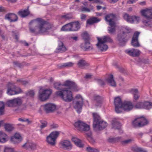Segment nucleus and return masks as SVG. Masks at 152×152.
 I'll return each instance as SVG.
<instances>
[{
	"instance_id": "f257e3e1",
	"label": "nucleus",
	"mask_w": 152,
	"mask_h": 152,
	"mask_svg": "<svg viewBox=\"0 0 152 152\" xmlns=\"http://www.w3.org/2000/svg\"><path fill=\"white\" fill-rule=\"evenodd\" d=\"M68 87L69 89L72 91H78L76 85L73 82L69 81H66L63 84H61L59 82H56L54 84V88L57 90H62L56 92V95L61 97L65 102H69L72 99V94L71 91L67 89H64L63 87Z\"/></svg>"
},
{
	"instance_id": "f03ea898",
	"label": "nucleus",
	"mask_w": 152,
	"mask_h": 152,
	"mask_svg": "<svg viewBox=\"0 0 152 152\" xmlns=\"http://www.w3.org/2000/svg\"><path fill=\"white\" fill-rule=\"evenodd\" d=\"M51 26L50 24L40 18L32 20L29 23V30L35 34L43 33L47 31Z\"/></svg>"
},
{
	"instance_id": "7ed1b4c3",
	"label": "nucleus",
	"mask_w": 152,
	"mask_h": 152,
	"mask_svg": "<svg viewBox=\"0 0 152 152\" xmlns=\"http://www.w3.org/2000/svg\"><path fill=\"white\" fill-rule=\"evenodd\" d=\"M131 30L127 26H122L117 35V39L121 45H123L130 39V36L129 33Z\"/></svg>"
},
{
	"instance_id": "20e7f679",
	"label": "nucleus",
	"mask_w": 152,
	"mask_h": 152,
	"mask_svg": "<svg viewBox=\"0 0 152 152\" xmlns=\"http://www.w3.org/2000/svg\"><path fill=\"white\" fill-rule=\"evenodd\" d=\"M93 119V127L95 131L103 130L107 127V123L102 119L100 116L97 113H92Z\"/></svg>"
},
{
	"instance_id": "39448f33",
	"label": "nucleus",
	"mask_w": 152,
	"mask_h": 152,
	"mask_svg": "<svg viewBox=\"0 0 152 152\" xmlns=\"http://www.w3.org/2000/svg\"><path fill=\"white\" fill-rule=\"evenodd\" d=\"M97 38L98 42L96 45L99 49L102 51H105L108 48V46L105 43L113 42V40L108 35L104 36L101 38L97 37Z\"/></svg>"
},
{
	"instance_id": "423d86ee",
	"label": "nucleus",
	"mask_w": 152,
	"mask_h": 152,
	"mask_svg": "<svg viewBox=\"0 0 152 152\" xmlns=\"http://www.w3.org/2000/svg\"><path fill=\"white\" fill-rule=\"evenodd\" d=\"M141 13L142 15L147 19L142 20L143 24L147 26L152 27V20H151L152 19V9L142 10L141 11Z\"/></svg>"
},
{
	"instance_id": "0eeeda50",
	"label": "nucleus",
	"mask_w": 152,
	"mask_h": 152,
	"mask_svg": "<svg viewBox=\"0 0 152 152\" xmlns=\"http://www.w3.org/2000/svg\"><path fill=\"white\" fill-rule=\"evenodd\" d=\"M115 18V15L111 14L107 15L105 18V20L109 22L110 27L109 28L108 30L109 33L112 34L115 31V23L113 21Z\"/></svg>"
},
{
	"instance_id": "6e6552de",
	"label": "nucleus",
	"mask_w": 152,
	"mask_h": 152,
	"mask_svg": "<svg viewBox=\"0 0 152 152\" xmlns=\"http://www.w3.org/2000/svg\"><path fill=\"white\" fill-rule=\"evenodd\" d=\"M7 93L10 95H13L18 94L21 92V90L19 88H17L15 84L9 82L7 85Z\"/></svg>"
},
{
	"instance_id": "1a4fd4ad",
	"label": "nucleus",
	"mask_w": 152,
	"mask_h": 152,
	"mask_svg": "<svg viewBox=\"0 0 152 152\" xmlns=\"http://www.w3.org/2000/svg\"><path fill=\"white\" fill-rule=\"evenodd\" d=\"M60 133V132L54 131L52 132L46 137V141L52 146H54L56 143V140Z\"/></svg>"
},
{
	"instance_id": "9d476101",
	"label": "nucleus",
	"mask_w": 152,
	"mask_h": 152,
	"mask_svg": "<svg viewBox=\"0 0 152 152\" xmlns=\"http://www.w3.org/2000/svg\"><path fill=\"white\" fill-rule=\"evenodd\" d=\"M52 93L50 90L40 88L39 91V98L42 101L48 99Z\"/></svg>"
},
{
	"instance_id": "9b49d317",
	"label": "nucleus",
	"mask_w": 152,
	"mask_h": 152,
	"mask_svg": "<svg viewBox=\"0 0 152 152\" xmlns=\"http://www.w3.org/2000/svg\"><path fill=\"white\" fill-rule=\"evenodd\" d=\"M74 126L80 131H88L90 130V126L85 123L80 121L75 123Z\"/></svg>"
},
{
	"instance_id": "f8f14e48",
	"label": "nucleus",
	"mask_w": 152,
	"mask_h": 152,
	"mask_svg": "<svg viewBox=\"0 0 152 152\" xmlns=\"http://www.w3.org/2000/svg\"><path fill=\"white\" fill-rule=\"evenodd\" d=\"M22 103V100L19 98H17L8 101L7 105L10 107H16L20 106Z\"/></svg>"
},
{
	"instance_id": "ddd939ff",
	"label": "nucleus",
	"mask_w": 152,
	"mask_h": 152,
	"mask_svg": "<svg viewBox=\"0 0 152 152\" xmlns=\"http://www.w3.org/2000/svg\"><path fill=\"white\" fill-rule=\"evenodd\" d=\"M114 103L115 107V110L116 113H119L121 112V108L123 106L122 103L121 98L117 97L115 98Z\"/></svg>"
},
{
	"instance_id": "4468645a",
	"label": "nucleus",
	"mask_w": 152,
	"mask_h": 152,
	"mask_svg": "<svg viewBox=\"0 0 152 152\" xmlns=\"http://www.w3.org/2000/svg\"><path fill=\"white\" fill-rule=\"evenodd\" d=\"M60 147L65 150H70L72 148V145L70 142L68 140L61 141L59 143Z\"/></svg>"
},
{
	"instance_id": "2eb2a0df",
	"label": "nucleus",
	"mask_w": 152,
	"mask_h": 152,
	"mask_svg": "<svg viewBox=\"0 0 152 152\" xmlns=\"http://www.w3.org/2000/svg\"><path fill=\"white\" fill-rule=\"evenodd\" d=\"M43 106L44 110L47 113L53 112L55 110L56 107L55 104L51 103L46 104Z\"/></svg>"
},
{
	"instance_id": "dca6fc26",
	"label": "nucleus",
	"mask_w": 152,
	"mask_h": 152,
	"mask_svg": "<svg viewBox=\"0 0 152 152\" xmlns=\"http://www.w3.org/2000/svg\"><path fill=\"white\" fill-rule=\"evenodd\" d=\"M140 32H135L132 39V45L134 47H138L140 45L138 41V38L140 34Z\"/></svg>"
},
{
	"instance_id": "f3484780",
	"label": "nucleus",
	"mask_w": 152,
	"mask_h": 152,
	"mask_svg": "<svg viewBox=\"0 0 152 152\" xmlns=\"http://www.w3.org/2000/svg\"><path fill=\"white\" fill-rule=\"evenodd\" d=\"M125 52L129 55L132 57L138 56L140 54V51L137 49H132L126 50Z\"/></svg>"
},
{
	"instance_id": "a211bd4d",
	"label": "nucleus",
	"mask_w": 152,
	"mask_h": 152,
	"mask_svg": "<svg viewBox=\"0 0 152 152\" xmlns=\"http://www.w3.org/2000/svg\"><path fill=\"white\" fill-rule=\"evenodd\" d=\"M5 18L7 20L10 22H15L17 21L18 17L14 13H8L5 16Z\"/></svg>"
},
{
	"instance_id": "6ab92c4d",
	"label": "nucleus",
	"mask_w": 152,
	"mask_h": 152,
	"mask_svg": "<svg viewBox=\"0 0 152 152\" xmlns=\"http://www.w3.org/2000/svg\"><path fill=\"white\" fill-rule=\"evenodd\" d=\"M85 42L82 43L80 45V48L85 50H90L93 49V47L90 44L89 41H84Z\"/></svg>"
},
{
	"instance_id": "aec40b11",
	"label": "nucleus",
	"mask_w": 152,
	"mask_h": 152,
	"mask_svg": "<svg viewBox=\"0 0 152 152\" xmlns=\"http://www.w3.org/2000/svg\"><path fill=\"white\" fill-rule=\"evenodd\" d=\"M133 108V105L130 102H125L123 103V106L121 108L125 111H129L131 110Z\"/></svg>"
},
{
	"instance_id": "412c9836",
	"label": "nucleus",
	"mask_w": 152,
	"mask_h": 152,
	"mask_svg": "<svg viewBox=\"0 0 152 152\" xmlns=\"http://www.w3.org/2000/svg\"><path fill=\"white\" fill-rule=\"evenodd\" d=\"M11 140L15 144L18 143L22 141V138L19 134L16 133L11 137Z\"/></svg>"
},
{
	"instance_id": "4be33fe9",
	"label": "nucleus",
	"mask_w": 152,
	"mask_h": 152,
	"mask_svg": "<svg viewBox=\"0 0 152 152\" xmlns=\"http://www.w3.org/2000/svg\"><path fill=\"white\" fill-rule=\"evenodd\" d=\"M36 147L35 144L31 142H26L22 146L23 148L26 149L33 150Z\"/></svg>"
},
{
	"instance_id": "5701e85b",
	"label": "nucleus",
	"mask_w": 152,
	"mask_h": 152,
	"mask_svg": "<svg viewBox=\"0 0 152 152\" xmlns=\"http://www.w3.org/2000/svg\"><path fill=\"white\" fill-rule=\"evenodd\" d=\"M66 50V47L64 45L63 43L61 41L59 42L58 46L56 49L55 52L56 53H62Z\"/></svg>"
},
{
	"instance_id": "b1692460",
	"label": "nucleus",
	"mask_w": 152,
	"mask_h": 152,
	"mask_svg": "<svg viewBox=\"0 0 152 152\" xmlns=\"http://www.w3.org/2000/svg\"><path fill=\"white\" fill-rule=\"evenodd\" d=\"M83 104V102H82V101L80 102L76 101L74 107L78 113H79L81 112Z\"/></svg>"
},
{
	"instance_id": "393cba45",
	"label": "nucleus",
	"mask_w": 152,
	"mask_h": 152,
	"mask_svg": "<svg viewBox=\"0 0 152 152\" xmlns=\"http://www.w3.org/2000/svg\"><path fill=\"white\" fill-rule=\"evenodd\" d=\"M77 65L80 68L84 69L88 66L89 64L85 60L83 59H80L78 61Z\"/></svg>"
},
{
	"instance_id": "a878e982",
	"label": "nucleus",
	"mask_w": 152,
	"mask_h": 152,
	"mask_svg": "<svg viewBox=\"0 0 152 152\" xmlns=\"http://www.w3.org/2000/svg\"><path fill=\"white\" fill-rule=\"evenodd\" d=\"M72 140L77 146L80 148L83 147L84 144L81 140L77 138L73 137L72 139Z\"/></svg>"
},
{
	"instance_id": "bb28decb",
	"label": "nucleus",
	"mask_w": 152,
	"mask_h": 152,
	"mask_svg": "<svg viewBox=\"0 0 152 152\" xmlns=\"http://www.w3.org/2000/svg\"><path fill=\"white\" fill-rule=\"evenodd\" d=\"M71 31H77L80 28V23L78 21L71 23Z\"/></svg>"
},
{
	"instance_id": "cd10ccee",
	"label": "nucleus",
	"mask_w": 152,
	"mask_h": 152,
	"mask_svg": "<svg viewBox=\"0 0 152 152\" xmlns=\"http://www.w3.org/2000/svg\"><path fill=\"white\" fill-rule=\"evenodd\" d=\"M30 12L28 9L19 11L18 15L22 18H24L29 15Z\"/></svg>"
},
{
	"instance_id": "c85d7f7f",
	"label": "nucleus",
	"mask_w": 152,
	"mask_h": 152,
	"mask_svg": "<svg viewBox=\"0 0 152 152\" xmlns=\"http://www.w3.org/2000/svg\"><path fill=\"white\" fill-rule=\"evenodd\" d=\"M131 93L133 95L134 100H138L140 97L139 92L137 89L136 88L132 89L130 91Z\"/></svg>"
},
{
	"instance_id": "c756f323",
	"label": "nucleus",
	"mask_w": 152,
	"mask_h": 152,
	"mask_svg": "<svg viewBox=\"0 0 152 152\" xmlns=\"http://www.w3.org/2000/svg\"><path fill=\"white\" fill-rule=\"evenodd\" d=\"M40 124L38 125V127L40 128L39 131L41 134H42L43 133L42 132L43 129L46 127L48 125V122L45 121L40 120Z\"/></svg>"
},
{
	"instance_id": "7c9ffc66",
	"label": "nucleus",
	"mask_w": 152,
	"mask_h": 152,
	"mask_svg": "<svg viewBox=\"0 0 152 152\" xmlns=\"http://www.w3.org/2000/svg\"><path fill=\"white\" fill-rule=\"evenodd\" d=\"M139 123L138 125H140V127L146 125L149 123V121L143 117H139Z\"/></svg>"
},
{
	"instance_id": "2f4dec72",
	"label": "nucleus",
	"mask_w": 152,
	"mask_h": 152,
	"mask_svg": "<svg viewBox=\"0 0 152 152\" xmlns=\"http://www.w3.org/2000/svg\"><path fill=\"white\" fill-rule=\"evenodd\" d=\"M107 82L109 83L110 85L113 87H115L116 86V84L113 75H111L108 77L106 80Z\"/></svg>"
},
{
	"instance_id": "473e14b6",
	"label": "nucleus",
	"mask_w": 152,
	"mask_h": 152,
	"mask_svg": "<svg viewBox=\"0 0 152 152\" xmlns=\"http://www.w3.org/2000/svg\"><path fill=\"white\" fill-rule=\"evenodd\" d=\"M7 135L2 131H0V142L4 143L7 141Z\"/></svg>"
},
{
	"instance_id": "72a5a7b5",
	"label": "nucleus",
	"mask_w": 152,
	"mask_h": 152,
	"mask_svg": "<svg viewBox=\"0 0 152 152\" xmlns=\"http://www.w3.org/2000/svg\"><path fill=\"white\" fill-rule=\"evenodd\" d=\"M113 126V128L115 129H120L121 125L120 123L118 121L115 120L113 121V123L112 124Z\"/></svg>"
},
{
	"instance_id": "f704fd0d",
	"label": "nucleus",
	"mask_w": 152,
	"mask_h": 152,
	"mask_svg": "<svg viewBox=\"0 0 152 152\" xmlns=\"http://www.w3.org/2000/svg\"><path fill=\"white\" fill-rule=\"evenodd\" d=\"M100 21L97 18L93 17L88 20L87 21V23L89 25H91L94 23H97Z\"/></svg>"
},
{
	"instance_id": "c9c22d12",
	"label": "nucleus",
	"mask_w": 152,
	"mask_h": 152,
	"mask_svg": "<svg viewBox=\"0 0 152 152\" xmlns=\"http://www.w3.org/2000/svg\"><path fill=\"white\" fill-rule=\"evenodd\" d=\"M140 17L135 16H130L128 22L133 23L135 21L138 22L140 20Z\"/></svg>"
},
{
	"instance_id": "e433bc0d",
	"label": "nucleus",
	"mask_w": 152,
	"mask_h": 152,
	"mask_svg": "<svg viewBox=\"0 0 152 152\" xmlns=\"http://www.w3.org/2000/svg\"><path fill=\"white\" fill-rule=\"evenodd\" d=\"M61 30L64 31H71V23L67 24L63 26Z\"/></svg>"
},
{
	"instance_id": "4c0bfd02",
	"label": "nucleus",
	"mask_w": 152,
	"mask_h": 152,
	"mask_svg": "<svg viewBox=\"0 0 152 152\" xmlns=\"http://www.w3.org/2000/svg\"><path fill=\"white\" fill-rule=\"evenodd\" d=\"M144 109H150L152 107V103L149 102H143Z\"/></svg>"
},
{
	"instance_id": "58836bf2",
	"label": "nucleus",
	"mask_w": 152,
	"mask_h": 152,
	"mask_svg": "<svg viewBox=\"0 0 152 152\" xmlns=\"http://www.w3.org/2000/svg\"><path fill=\"white\" fill-rule=\"evenodd\" d=\"M4 127L5 130L9 132L12 131L14 128L12 125L8 124H5Z\"/></svg>"
},
{
	"instance_id": "ea45409f",
	"label": "nucleus",
	"mask_w": 152,
	"mask_h": 152,
	"mask_svg": "<svg viewBox=\"0 0 152 152\" xmlns=\"http://www.w3.org/2000/svg\"><path fill=\"white\" fill-rule=\"evenodd\" d=\"M95 100L96 102V106H99L100 105L102 102L101 98L99 96H95Z\"/></svg>"
},
{
	"instance_id": "a19ab883",
	"label": "nucleus",
	"mask_w": 152,
	"mask_h": 152,
	"mask_svg": "<svg viewBox=\"0 0 152 152\" xmlns=\"http://www.w3.org/2000/svg\"><path fill=\"white\" fill-rule=\"evenodd\" d=\"M87 152H99V150L96 148L88 146L86 148Z\"/></svg>"
},
{
	"instance_id": "79ce46f5",
	"label": "nucleus",
	"mask_w": 152,
	"mask_h": 152,
	"mask_svg": "<svg viewBox=\"0 0 152 152\" xmlns=\"http://www.w3.org/2000/svg\"><path fill=\"white\" fill-rule=\"evenodd\" d=\"M139 117L135 118L132 122V125L134 127H140V125H138L139 123Z\"/></svg>"
},
{
	"instance_id": "37998d69",
	"label": "nucleus",
	"mask_w": 152,
	"mask_h": 152,
	"mask_svg": "<svg viewBox=\"0 0 152 152\" xmlns=\"http://www.w3.org/2000/svg\"><path fill=\"white\" fill-rule=\"evenodd\" d=\"M82 36L84 41L90 40V37L87 32L83 33L82 34Z\"/></svg>"
},
{
	"instance_id": "c03bdc74",
	"label": "nucleus",
	"mask_w": 152,
	"mask_h": 152,
	"mask_svg": "<svg viewBox=\"0 0 152 152\" xmlns=\"http://www.w3.org/2000/svg\"><path fill=\"white\" fill-rule=\"evenodd\" d=\"M72 18V15L69 14H67L66 15H62L61 16V19H64L65 20H67L71 19Z\"/></svg>"
},
{
	"instance_id": "a18cd8bd",
	"label": "nucleus",
	"mask_w": 152,
	"mask_h": 152,
	"mask_svg": "<svg viewBox=\"0 0 152 152\" xmlns=\"http://www.w3.org/2000/svg\"><path fill=\"white\" fill-rule=\"evenodd\" d=\"M143 102H138L135 105L136 108L138 109L144 108Z\"/></svg>"
},
{
	"instance_id": "49530a36",
	"label": "nucleus",
	"mask_w": 152,
	"mask_h": 152,
	"mask_svg": "<svg viewBox=\"0 0 152 152\" xmlns=\"http://www.w3.org/2000/svg\"><path fill=\"white\" fill-rule=\"evenodd\" d=\"M121 137H117L116 138H110L108 139V141L110 142H117L119 140L121 139Z\"/></svg>"
},
{
	"instance_id": "de8ad7c7",
	"label": "nucleus",
	"mask_w": 152,
	"mask_h": 152,
	"mask_svg": "<svg viewBox=\"0 0 152 152\" xmlns=\"http://www.w3.org/2000/svg\"><path fill=\"white\" fill-rule=\"evenodd\" d=\"M17 81L21 84L24 85H25L28 83V81L24 80L22 79H18L17 80Z\"/></svg>"
},
{
	"instance_id": "09e8293b",
	"label": "nucleus",
	"mask_w": 152,
	"mask_h": 152,
	"mask_svg": "<svg viewBox=\"0 0 152 152\" xmlns=\"http://www.w3.org/2000/svg\"><path fill=\"white\" fill-rule=\"evenodd\" d=\"M73 65V64L72 62H67L63 64L62 66V67H70L72 66Z\"/></svg>"
},
{
	"instance_id": "8fccbe9b",
	"label": "nucleus",
	"mask_w": 152,
	"mask_h": 152,
	"mask_svg": "<svg viewBox=\"0 0 152 152\" xmlns=\"http://www.w3.org/2000/svg\"><path fill=\"white\" fill-rule=\"evenodd\" d=\"M134 150L135 151L138 152H147L145 150L140 148H135Z\"/></svg>"
},
{
	"instance_id": "3c124183",
	"label": "nucleus",
	"mask_w": 152,
	"mask_h": 152,
	"mask_svg": "<svg viewBox=\"0 0 152 152\" xmlns=\"http://www.w3.org/2000/svg\"><path fill=\"white\" fill-rule=\"evenodd\" d=\"M81 10L82 12H89L91 11L90 9L83 6H82L81 8Z\"/></svg>"
},
{
	"instance_id": "603ef678",
	"label": "nucleus",
	"mask_w": 152,
	"mask_h": 152,
	"mask_svg": "<svg viewBox=\"0 0 152 152\" xmlns=\"http://www.w3.org/2000/svg\"><path fill=\"white\" fill-rule=\"evenodd\" d=\"M75 99H76V101H82V102H83V98L80 95H77L75 97Z\"/></svg>"
},
{
	"instance_id": "864d4df0",
	"label": "nucleus",
	"mask_w": 152,
	"mask_h": 152,
	"mask_svg": "<svg viewBox=\"0 0 152 152\" xmlns=\"http://www.w3.org/2000/svg\"><path fill=\"white\" fill-rule=\"evenodd\" d=\"M4 152H13V150L11 148L6 147L4 148Z\"/></svg>"
},
{
	"instance_id": "5fc2aeb1",
	"label": "nucleus",
	"mask_w": 152,
	"mask_h": 152,
	"mask_svg": "<svg viewBox=\"0 0 152 152\" xmlns=\"http://www.w3.org/2000/svg\"><path fill=\"white\" fill-rule=\"evenodd\" d=\"M34 92L33 90H31L27 93V95L31 97H33L34 96Z\"/></svg>"
},
{
	"instance_id": "6e6d98bb",
	"label": "nucleus",
	"mask_w": 152,
	"mask_h": 152,
	"mask_svg": "<svg viewBox=\"0 0 152 152\" xmlns=\"http://www.w3.org/2000/svg\"><path fill=\"white\" fill-rule=\"evenodd\" d=\"M18 120L22 122H27L28 123H30V121L27 118L22 119L20 118L18 119Z\"/></svg>"
},
{
	"instance_id": "4d7b16f0",
	"label": "nucleus",
	"mask_w": 152,
	"mask_h": 152,
	"mask_svg": "<svg viewBox=\"0 0 152 152\" xmlns=\"http://www.w3.org/2000/svg\"><path fill=\"white\" fill-rule=\"evenodd\" d=\"M97 82L101 86L104 85V82L102 80L98 79L97 80Z\"/></svg>"
},
{
	"instance_id": "13d9d810",
	"label": "nucleus",
	"mask_w": 152,
	"mask_h": 152,
	"mask_svg": "<svg viewBox=\"0 0 152 152\" xmlns=\"http://www.w3.org/2000/svg\"><path fill=\"white\" fill-rule=\"evenodd\" d=\"M130 16L129 15L127 14H125L124 16V19L125 20L127 21L128 22V21L129 20V18Z\"/></svg>"
},
{
	"instance_id": "bf43d9fd",
	"label": "nucleus",
	"mask_w": 152,
	"mask_h": 152,
	"mask_svg": "<svg viewBox=\"0 0 152 152\" xmlns=\"http://www.w3.org/2000/svg\"><path fill=\"white\" fill-rule=\"evenodd\" d=\"M133 140L132 139H129L124 141L123 143L124 144H128L131 142Z\"/></svg>"
},
{
	"instance_id": "052dcab7",
	"label": "nucleus",
	"mask_w": 152,
	"mask_h": 152,
	"mask_svg": "<svg viewBox=\"0 0 152 152\" xmlns=\"http://www.w3.org/2000/svg\"><path fill=\"white\" fill-rule=\"evenodd\" d=\"M0 108H4V104L3 102H0Z\"/></svg>"
},
{
	"instance_id": "680f3d73",
	"label": "nucleus",
	"mask_w": 152,
	"mask_h": 152,
	"mask_svg": "<svg viewBox=\"0 0 152 152\" xmlns=\"http://www.w3.org/2000/svg\"><path fill=\"white\" fill-rule=\"evenodd\" d=\"M94 3L102 4L103 3V1L102 0H95Z\"/></svg>"
},
{
	"instance_id": "e2e57ef3",
	"label": "nucleus",
	"mask_w": 152,
	"mask_h": 152,
	"mask_svg": "<svg viewBox=\"0 0 152 152\" xmlns=\"http://www.w3.org/2000/svg\"><path fill=\"white\" fill-rule=\"evenodd\" d=\"M4 109L3 108H0V115H2L4 114Z\"/></svg>"
},
{
	"instance_id": "0e129e2a",
	"label": "nucleus",
	"mask_w": 152,
	"mask_h": 152,
	"mask_svg": "<svg viewBox=\"0 0 152 152\" xmlns=\"http://www.w3.org/2000/svg\"><path fill=\"white\" fill-rule=\"evenodd\" d=\"M86 17V15L84 14H82L81 15V19L82 20L85 19Z\"/></svg>"
},
{
	"instance_id": "69168bd1",
	"label": "nucleus",
	"mask_w": 152,
	"mask_h": 152,
	"mask_svg": "<svg viewBox=\"0 0 152 152\" xmlns=\"http://www.w3.org/2000/svg\"><path fill=\"white\" fill-rule=\"evenodd\" d=\"M137 0H129L128 1V2L129 3V4H132L134 3L135 2H136Z\"/></svg>"
},
{
	"instance_id": "338daca9",
	"label": "nucleus",
	"mask_w": 152,
	"mask_h": 152,
	"mask_svg": "<svg viewBox=\"0 0 152 152\" xmlns=\"http://www.w3.org/2000/svg\"><path fill=\"white\" fill-rule=\"evenodd\" d=\"M51 127L52 128H56L58 127V125L56 124H53L51 126Z\"/></svg>"
},
{
	"instance_id": "774afa93",
	"label": "nucleus",
	"mask_w": 152,
	"mask_h": 152,
	"mask_svg": "<svg viewBox=\"0 0 152 152\" xmlns=\"http://www.w3.org/2000/svg\"><path fill=\"white\" fill-rule=\"evenodd\" d=\"M91 75L89 74H86L85 77V78L86 79H89L91 78Z\"/></svg>"
}]
</instances>
